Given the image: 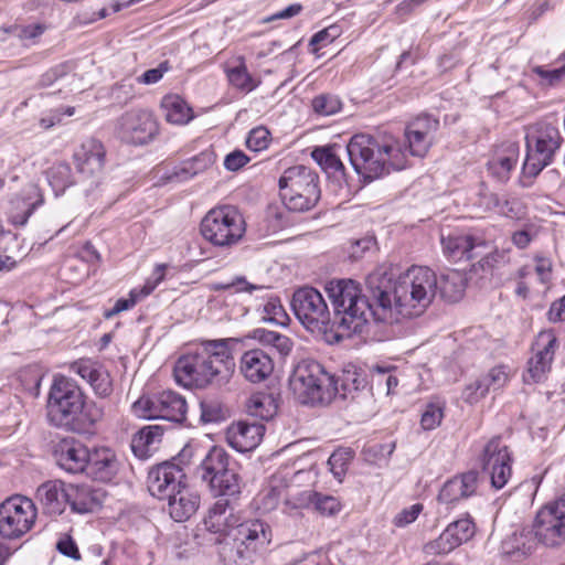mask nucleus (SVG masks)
<instances>
[{"mask_svg": "<svg viewBox=\"0 0 565 565\" xmlns=\"http://www.w3.org/2000/svg\"><path fill=\"white\" fill-rule=\"evenodd\" d=\"M498 213L509 218L520 220L524 217L526 206L518 198H502Z\"/></svg>", "mask_w": 565, "mask_h": 565, "instance_id": "nucleus-53", "label": "nucleus"}, {"mask_svg": "<svg viewBox=\"0 0 565 565\" xmlns=\"http://www.w3.org/2000/svg\"><path fill=\"white\" fill-rule=\"evenodd\" d=\"M51 186L56 192H63L73 184L71 167L66 162H57L53 164L46 172Z\"/></svg>", "mask_w": 565, "mask_h": 565, "instance_id": "nucleus-45", "label": "nucleus"}, {"mask_svg": "<svg viewBox=\"0 0 565 565\" xmlns=\"http://www.w3.org/2000/svg\"><path fill=\"white\" fill-rule=\"evenodd\" d=\"M563 64L559 67L548 70L544 66L533 67V73L540 77L541 85L556 86L565 83V54L561 57Z\"/></svg>", "mask_w": 565, "mask_h": 565, "instance_id": "nucleus-51", "label": "nucleus"}, {"mask_svg": "<svg viewBox=\"0 0 565 565\" xmlns=\"http://www.w3.org/2000/svg\"><path fill=\"white\" fill-rule=\"evenodd\" d=\"M166 500L168 501L169 513L177 522L189 520L200 505L199 494L190 490L186 484Z\"/></svg>", "mask_w": 565, "mask_h": 565, "instance_id": "nucleus-35", "label": "nucleus"}, {"mask_svg": "<svg viewBox=\"0 0 565 565\" xmlns=\"http://www.w3.org/2000/svg\"><path fill=\"white\" fill-rule=\"evenodd\" d=\"M120 466V461L111 449L95 448L90 450L85 472L94 480L110 482L117 477Z\"/></svg>", "mask_w": 565, "mask_h": 565, "instance_id": "nucleus-27", "label": "nucleus"}, {"mask_svg": "<svg viewBox=\"0 0 565 565\" xmlns=\"http://www.w3.org/2000/svg\"><path fill=\"white\" fill-rule=\"evenodd\" d=\"M215 497H235L241 492L238 475L230 467V456L222 447H212L196 469Z\"/></svg>", "mask_w": 565, "mask_h": 565, "instance_id": "nucleus-11", "label": "nucleus"}, {"mask_svg": "<svg viewBox=\"0 0 565 565\" xmlns=\"http://www.w3.org/2000/svg\"><path fill=\"white\" fill-rule=\"evenodd\" d=\"M465 288V278L458 270L443 274L438 280L440 296L449 302L458 301L462 297Z\"/></svg>", "mask_w": 565, "mask_h": 565, "instance_id": "nucleus-43", "label": "nucleus"}, {"mask_svg": "<svg viewBox=\"0 0 565 565\" xmlns=\"http://www.w3.org/2000/svg\"><path fill=\"white\" fill-rule=\"evenodd\" d=\"M200 232L215 247L237 245L245 235L246 224L238 210L231 205L210 210L202 218Z\"/></svg>", "mask_w": 565, "mask_h": 565, "instance_id": "nucleus-9", "label": "nucleus"}, {"mask_svg": "<svg viewBox=\"0 0 565 565\" xmlns=\"http://www.w3.org/2000/svg\"><path fill=\"white\" fill-rule=\"evenodd\" d=\"M38 509L34 502L20 494L0 503V536L13 541L23 537L35 525Z\"/></svg>", "mask_w": 565, "mask_h": 565, "instance_id": "nucleus-13", "label": "nucleus"}, {"mask_svg": "<svg viewBox=\"0 0 565 565\" xmlns=\"http://www.w3.org/2000/svg\"><path fill=\"white\" fill-rule=\"evenodd\" d=\"M290 387L302 404L328 405L338 394V382L322 364L301 360L290 377Z\"/></svg>", "mask_w": 565, "mask_h": 565, "instance_id": "nucleus-6", "label": "nucleus"}, {"mask_svg": "<svg viewBox=\"0 0 565 565\" xmlns=\"http://www.w3.org/2000/svg\"><path fill=\"white\" fill-rule=\"evenodd\" d=\"M50 423L76 434H89L104 412L95 402H87L77 383L66 376H55L47 397Z\"/></svg>", "mask_w": 565, "mask_h": 565, "instance_id": "nucleus-2", "label": "nucleus"}, {"mask_svg": "<svg viewBox=\"0 0 565 565\" xmlns=\"http://www.w3.org/2000/svg\"><path fill=\"white\" fill-rule=\"evenodd\" d=\"M269 142L270 132L263 126L252 129L246 138L247 148L255 152L265 150L269 146Z\"/></svg>", "mask_w": 565, "mask_h": 565, "instance_id": "nucleus-56", "label": "nucleus"}, {"mask_svg": "<svg viewBox=\"0 0 565 565\" xmlns=\"http://www.w3.org/2000/svg\"><path fill=\"white\" fill-rule=\"evenodd\" d=\"M184 479L185 473L180 465L164 461L149 471L148 489L153 497L166 500L185 484Z\"/></svg>", "mask_w": 565, "mask_h": 565, "instance_id": "nucleus-22", "label": "nucleus"}, {"mask_svg": "<svg viewBox=\"0 0 565 565\" xmlns=\"http://www.w3.org/2000/svg\"><path fill=\"white\" fill-rule=\"evenodd\" d=\"M478 472L468 471L446 481L438 493V502L447 510L477 492Z\"/></svg>", "mask_w": 565, "mask_h": 565, "instance_id": "nucleus-23", "label": "nucleus"}, {"mask_svg": "<svg viewBox=\"0 0 565 565\" xmlns=\"http://www.w3.org/2000/svg\"><path fill=\"white\" fill-rule=\"evenodd\" d=\"M278 405L276 398L268 393H257L249 397L247 412L250 416L262 420H269L277 414Z\"/></svg>", "mask_w": 565, "mask_h": 565, "instance_id": "nucleus-42", "label": "nucleus"}, {"mask_svg": "<svg viewBox=\"0 0 565 565\" xmlns=\"http://www.w3.org/2000/svg\"><path fill=\"white\" fill-rule=\"evenodd\" d=\"M188 405L185 398L173 391H163L152 396H141L132 404L134 413L142 418H161L182 423Z\"/></svg>", "mask_w": 565, "mask_h": 565, "instance_id": "nucleus-14", "label": "nucleus"}, {"mask_svg": "<svg viewBox=\"0 0 565 565\" xmlns=\"http://www.w3.org/2000/svg\"><path fill=\"white\" fill-rule=\"evenodd\" d=\"M533 533L539 543L547 547H557L565 543V493L537 511Z\"/></svg>", "mask_w": 565, "mask_h": 565, "instance_id": "nucleus-15", "label": "nucleus"}, {"mask_svg": "<svg viewBox=\"0 0 565 565\" xmlns=\"http://www.w3.org/2000/svg\"><path fill=\"white\" fill-rule=\"evenodd\" d=\"M444 417V407L438 403H429L422 414L420 425L425 430L438 427Z\"/></svg>", "mask_w": 565, "mask_h": 565, "instance_id": "nucleus-55", "label": "nucleus"}, {"mask_svg": "<svg viewBox=\"0 0 565 565\" xmlns=\"http://www.w3.org/2000/svg\"><path fill=\"white\" fill-rule=\"evenodd\" d=\"M537 539L535 537L533 530L529 531L523 529L519 533H513L511 537L503 542L502 548L505 554L511 556H527L536 547Z\"/></svg>", "mask_w": 565, "mask_h": 565, "instance_id": "nucleus-41", "label": "nucleus"}, {"mask_svg": "<svg viewBox=\"0 0 565 565\" xmlns=\"http://www.w3.org/2000/svg\"><path fill=\"white\" fill-rule=\"evenodd\" d=\"M265 426L260 423L238 422L227 430L228 444L241 452L255 449L262 441Z\"/></svg>", "mask_w": 565, "mask_h": 565, "instance_id": "nucleus-29", "label": "nucleus"}, {"mask_svg": "<svg viewBox=\"0 0 565 565\" xmlns=\"http://www.w3.org/2000/svg\"><path fill=\"white\" fill-rule=\"evenodd\" d=\"M225 73L230 85L242 93H250L260 83L248 72L243 56L237 58V64L228 66Z\"/></svg>", "mask_w": 565, "mask_h": 565, "instance_id": "nucleus-39", "label": "nucleus"}, {"mask_svg": "<svg viewBox=\"0 0 565 565\" xmlns=\"http://www.w3.org/2000/svg\"><path fill=\"white\" fill-rule=\"evenodd\" d=\"M391 265H380L366 277V287L376 303V321L393 322L398 316L418 317L414 286L407 277V270L396 279Z\"/></svg>", "mask_w": 565, "mask_h": 565, "instance_id": "nucleus-3", "label": "nucleus"}, {"mask_svg": "<svg viewBox=\"0 0 565 565\" xmlns=\"http://www.w3.org/2000/svg\"><path fill=\"white\" fill-rule=\"evenodd\" d=\"M291 308L300 323L312 333L335 334L334 319H331L328 305L313 287L297 289L291 299Z\"/></svg>", "mask_w": 565, "mask_h": 565, "instance_id": "nucleus-12", "label": "nucleus"}, {"mask_svg": "<svg viewBox=\"0 0 565 565\" xmlns=\"http://www.w3.org/2000/svg\"><path fill=\"white\" fill-rule=\"evenodd\" d=\"M90 450L74 438L62 439L54 449L56 463L67 472L78 473L86 470Z\"/></svg>", "mask_w": 565, "mask_h": 565, "instance_id": "nucleus-24", "label": "nucleus"}, {"mask_svg": "<svg viewBox=\"0 0 565 565\" xmlns=\"http://www.w3.org/2000/svg\"><path fill=\"white\" fill-rule=\"evenodd\" d=\"M311 157L328 174L338 179L344 177L345 168L335 146L318 147L311 152Z\"/></svg>", "mask_w": 565, "mask_h": 565, "instance_id": "nucleus-40", "label": "nucleus"}, {"mask_svg": "<svg viewBox=\"0 0 565 565\" xmlns=\"http://www.w3.org/2000/svg\"><path fill=\"white\" fill-rule=\"evenodd\" d=\"M234 371L235 361L227 339L199 341L174 366L177 381L196 388L225 385Z\"/></svg>", "mask_w": 565, "mask_h": 565, "instance_id": "nucleus-1", "label": "nucleus"}, {"mask_svg": "<svg viewBox=\"0 0 565 565\" xmlns=\"http://www.w3.org/2000/svg\"><path fill=\"white\" fill-rule=\"evenodd\" d=\"M216 160V156L212 149H205L199 154L185 160L188 166L193 172V177H196L207 169H210Z\"/></svg>", "mask_w": 565, "mask_h": 565, "instance_id": "nucleus-54", "label": "nucleus"}, {"mask_svg": "<svg viewBox=\"0 0 565 565\" xmlns=\"http://www.w3.org/2000/svg\"><path fill=\"white\" fill-rule=\"evenodd\" d=\"M239 521V515L234 513V509L227 497H221L209 509L203 520V526L206 531L214 534L230 535L235 522Z\"/></svg>", "mask_w": 565, "mask_h": 565, "instance_id": "nucleus-28", "label": "nucleus"}, {"mask_svg": "<svg viewBox=\"0 0 565 565\" xmlns=\"http://www.w3.org/2000/svg\"><path fill=\"white\" fill-rule=\"evenodd\" d=\"M71 72V66L67 63L58 64L46 71L40 78V86L49 87L58 79L65 77Z\"/></svg>", "mask_w": 565, "mask_h": 565, "instance_id": "nucleus-61", "label": "nucleus"}, {"mask_svg": "<svg viewBox=\"0 0 565 565\" xmlns=\"http://www.w3.org/2000/svg\"><path fill=\"white\" fill-rule=\"evenodd\" d=\"M311 105L315 113L321 116H332L342 109L339 96L328 93L316 96Z\"/></svg>", "mask_w": 565, "mask_h": 565, "instance_id": "nucleus-47", "label": "nucleus"}, {"mask_svg": "<svg viewBox=\"0 0 565 565\" xmlns=\"http://www.w3.org/2000/svg\"><path fill=\"white\" fill-rule=\"evenodd\" d=\"M525 141L526 157L523 171L535 177L552 162L563 137L556 126L540 121L526 128Z\"/></svg>", "mask_w": 565, "mask_h": 565, "instance_id": "nucleus-10", "label": "nucleus"}, {"mask_svg": "<svg viewBox=\"0 0 565 565\" xmlns=\"http://www.w3.org/2000/svg\"><path fill=\"white\" fill-rule=\"evenodd\" d=\"M481 461L483 471L490 476L491 486L502 489L512 476V457L500 437L488 441Z\"/></svg>", "mask_w": 565, "mask_h": 565, "instance_id": "nucleus-18", "label": "nucleus"}, {"mask_svg": "<svg viewBox=\"0 0 565 565\" xmlns=\"http://www.w3.org/2000/svg\"><path fill=\"white\" fill-rule=\"evenodd\" d=\"M230 536L233 545L222 548L221 555L234 565H249L254 562L259 548L271 542L270 526L262 520L249 519L235 522Z\"/></svg>", "mask_w": 565, "mask_h": 565, "instance_id": "nucleus-8", "label": "nucleus"}, {"mask_svg": "<svg viewBox=\"0 0 565 565\" xmlns=\"http://www.w3.org/2000/svg\"><path fill=\"white\" fill-rule=\"evenodd\" d=\"M278 185L284 204L294 212L311 210L321 196L319 175L306 166L286 169L279 178Z\"/></svg>", "mask_w": 565, "mask_h": 565, "instance_id": "nucleus-7", "label": "nucleus"}, {"mask_svg": "<svg viewBox=\"0 0 565 565\" xmlns=\"http://www.w3.org/2000/svg\"><path fill=\"white\" fill-rule=\"evenodd\" d=\"M104 499L105 492L102 489L89 484H68V504L75 512H94L102 507Z\"/></svg>", "mask_w": 565, "mask_h": 565, "instance_id": "nucleus-32", "label": "nucleus"}, {"mask_svg": "<svg viewBox=\"0 0 565 565\" xmlns=\"http://www.w3.org/2000/svg\"><path fill=\"white\" fill-rule=\"evenodd\" d=\"M475 533V523L469 515H466L448 524L437 539L427 542L423 546V552L428 556L448 554L471 540Z\"/></svg>", "mask_w": 565, "mask_h": 565, "instance_id": "nucleus-20", "label": "nucleus"}, {"mask_svg": "<svg viewBox=\"0 0 565 565\" xmlns=\"http://www.w3.org/2000/svg\"><path fill=\"white\" fill-rule=\"evenodd\" d=\"M315 491L303 490L285 498V507L289 510H300L312 505Z\"/></svg>", "mask_w": 565, "mask_h": 565, "instance_id": "nucleus-58", "label": "nucleus"}, {"mask_svg": "<svg viewBox=\"0 0 565 565\" xmlns=\"http://www.w3.org/2000/svg\"><path fill=\"white\" fill-rule=\"evenodd\" d=\"M166 271V265H158L151 277L148 278L141 288H134L129 292V298L118 299L114 307L104 312L105 319H111L116 315L131 309L138 301L149 296L157 286L163 280Z\"/></svg>", "mask_w": 565, "mask_h": 565, "instance_id": "nucleus-31", "label": "nucleus"}, {"mask_svg": "<svg viewBox=\"0 0 565 565\" xmlns=\"http://www.w3.org/2000/svg\"><path fill=\"white\" fill-rule=\"evenodd\" d=\"M334 380L338 382L337 396L339 395L343 399L359 391L365 384L363 377L351 371H344L341 376H334Z\"/></svg>", "mask_w": 565, "mask_h": 565, "instance_id": "nucleus-50", "label": "nucleus"}, {"mask_svg": "<svg viewBox=\"0 0 565 565\" xmlns=\"http://www.w3.org/2000/svg\"><path fill=\"white\" fill-rule=\"evenodd\" d=\"M406 127L423 132V135L434 139L439 129V120L427 114L414 118Z\"/></svg>", "mask_w": 565, "mask_h": 565, "instance_id": "nucleus-52", "label": "nucleus"}, {"mask_svg": "<svg viewBox=\"0 0 565 565\" xmlns=\"http://www.w3.org/2000/svg\"><path fill=\"white\" fill-rule=\"evenodd\" d=\"M36 497L47 514H61L68 503V484L47 481L38 488Z\"/></svg>", "mask_w": 565, "mask_h": 565, "instance_id": "nucleus-33", "label": "nucleus"}, {"mask_svg": "<svg viewBox=\"0 0 565 565\" xmlns=\"http://www.w3.org/2000/svg\"><path fill=\"white\" fill-rule=\"evenodd\" d=\"M163 429L159 425L142 427L131 439V450L138 458H147L161 443Z\"/></svg>", "mask_w": 565, "mask_h": 565, "instance_id": "nucleus-37", "label": "nucleus"}, {"mask_svg": "<svg viewBox=\"0 0 565 565\" xmlns=\"http://www.w3.org/2000/svg\"><path fill=\"white\" fill-rule=\"evenodd\" d=\"M263 320L276 323L279 326H286L289 320L280 299L276 296H269L266 298V303L263 308Z\"/></svg>", "mask_w": 565, "mask_h": 565, "instance_id": "nucleus-48", "label": "nucleus"}, {"mask_svg": "<svg viewBox=\"0 0 565 565\" xmlns=\"http://www.w3.org/2000/svg\"><path fill=\"white\" fill-rule=\"evenodd\" d=\"M536 234L535 226L533 224H526L523 228L512 233L511 241L515 247L524 249L536 237Z\"/></svg>", "mask_w": 565, "mask_h": 565, "instance_id": "nucleus-59", "label": "nucleus"}, {"mask_svg": "<svg viewBox=\"0 0 565 565\" xmlns=\"http://www.w3.org/2000/svg\"><path fill=\"white\" fill-rule=\"evenodd\" d=\"M212 290L214 291H221V290H233L234 292H264L268 290V287L264 285H255L249 281H247L246 277L244 276H236L233 278L230 282H217L213 284Z\"/></svg>", "mask_w": 565, "mask_h": 565, "instance_id": "nucleus-49", "label": "nucleus"}, {"mask_svg": "<svg viewBox=\"0 0 565 565\" xmlns=\"http://www.w3.org/2000/svg\"><path fill=\"white\" fill-rule=\"evenodd\" d=\"M489 390L490 388L488 387L484 380L480 377L466 387L463 396L468 403L473 404L482 398L489 392Z\"/></svg>", "mask_w": 565, "mask_h": 565, "instance_id": "nucleus-62", "label": "nucleus"}, {"mask_svg": "<svg viewBox=\"0 0 565 565\" xmlns=\"http://www.w3.org/2000/svg\"><path fill=\"white\" fill-rule=\"evenodd\" d=\"M334 310L335 339L340 341L362 333L369 319L376 320V303L361 294L360 286L352 279L331 280L324 287Z\"/></svg>", "mask_w": 565, "mask_h": 565, "instance_id": "nucleus-5", "label": "nucleus"}, {"mask_svg": "<svg viewBox=\"0 0 565 565\" xmlns=\"http://www.w3.org/2000/svg\"><path fill=\"white\" fill-rule=\"evenodd\" d=\"M558 344L553 330L541 331L532 344V356L527 362L524 375L526 383H539L551 371L552 362Z\"/></svg>", "mask_w": 565, "mask_h": 565, "instance_id": "nucleus-19", "label": "nucleus"}, {"mask_svg": "<svg viewBox=\"0 0 565 565\" xmlns=\"http://www.w3.org/2000/svg\"><path fill=\"white\" fill-rule=\"evenodd\" d=\"M349 454L343 451L333 452L329 460L328 465L330 466V470L333 476L338 480H342L348 469Z\"/></svg>", "mask_w": 565, "mask_h": 565, "instance_id": "nucleus-60", "label": "nucleus"}, {"mask_svg": "<svg viewBox=\"0 0 565 565\" xmlns=\"http://www.w3.org/2000/svg\"><path fill=\"white\" fill-rule=\"evenodd\" d=\"M239 371L248 382L262 383L271 375L274 361L266 351L252 349L241 356Z\"/></svg>", "mask_w": 565, "mask_h": 565, "instance_id": "nucleus-26", "label": "nucleus"}, {"mask_svg": "<svg viewBox=\"0 0 565 565\" xmlns=\"http://www.w3.org/2000/svg\"><path fill=\"white\" fill-rule=\"evenodd\" d=\"M105 148L94 138L85 140L73 154L75 169L78 174L77 182L87 186V191L100 184L105 166Z\"/></svg>", "mask_w": 565, "mask_h": 565, "instance_id": "nucleus-16", "label": "nucleus"}, {"mask_svg": "<svg viewBox=\"0 0 565 565\" xmlns=\"http://www.w3.org/2000/svg\"><path fill=\"white\" fill-rule=\"evenodd\" d=\"M161 107L167 121L173 125H185L193 118L192 109L179 95L163 97Z\"/></svg>", "mask_w": 565, "mask_h": 565, "instance_id": "nucleus-38", "label": "nucleus"}, {"mask_svg": "<svg viewBox=\"0 0 565 565\" xmlns=\"http://www.w3.org/2000/svg\"><path fill=\"white\" fill-rule=\"evenodd\" d=\"M338 36V28L329 26L319 32H317L309 42V45L312 46V51H318L320 47L326 46L329 43H332L333 40Z\"/></svg>", "mask_w": 565, "mask_h": 565, "instance_id": "nucleus-63", "label": "nucleus"}, {"mask_svg": "<svg viewBox=\"0 0 565 565\" xmlns=\"http://www.w3.org/2000/svg\"><path fill=\"white\" fill-rule=\"evenodd\" d=\"M43 203L42 195L35 185H30L22 195L11 201L10 220L14 225L23 226L34 210Z\"/></svg>", "mask_w": 565, "mask_h": 565, "instance_id": "nucleus-36", "label": "nucleus"}, {"mask_svg": "<svg viewBox=\"0 0 565 565\" xmlns=\"http://www.w3.org/2000/svg\"><path fill=\"white\" fill-rule=\"evenodd\" d=\"M519 159V146L508 142L499 147L487 164L490 175L498 182H507L515 169Z\"/></svg>", "mask_w": 565, "mask_h": 565, "instance_id": "nucleus-30", "label": "nucleus"}, {"mask_svg": "<svg viewBox=\"0 0 565 565\" xmlns=\"http://www.w3.org/2000/svg\"><path fill=\"white\" fill-rule=\"evenodd\" d=\"M45 30V26L41 23L18 25L14 26L12 32L22 41H33L39 38Z\"/></svg>", "mask_w": 565, "mask_h": 565, "instance_id": "nucleus-64", "label": "nucleus"}, {"mask_svg": "<svg viewBox=\"0 0 565 565\" xmlns=\"http://www.w3.org/2000/svg\"><path fill=\"white\" fill-rule=\"evenodd\" d=\"M72 369L92 386L99 397H107L113 392L110 375L106 370L90 360H81L73 364Z\"/></svg>", "mask_w": 565, "mask_h": 565, "instance_id": "nucleus-34", "label": "nucleus"}, {"mask_svg": "<svg viewBox=\"0 0 565 565\" xmlns=\"http://www.w3.org/2000/svg\"><path fill=\"white\" fill-rule=\"evenodd\" d=\"M440 243L444 255L452 262L472 260L488 248L486 239L461 230H441Z\"/></svg>", "mask_w": 565, "mask_h": 565, "instance_id": "nucleus-17", "label": "nucleus"}, {"mask_svg": "<svg viewBox=\"0 0 565 565\" xmlns=\"http://www.w3.org/2000/svg\"><path fill=\"white\" fill-rule=\"evenodd\" d=\"M312 505L322 515H334L341 509L337 498L316 492Z\"/></svg>", "mask_w": 565, "mask_h": 565, "instance_id": "nucleus-57", "label": "nucleus"}, {"mask_svg": "<svg viewBox=\"0 0 565 565\" xmlns=\"http://www.w3.org/2000/svg\"><path fill=\"white\" fill-rule=\"evenodd\" d=\"M407 277L414 286L417 310L422 315L433 302L438 291V278L435 271L425 266H412Z\"/></svg>", "mask_w": 565, "mask_h": 565, "instance_id": "nucleus-25", "label": "nucleus"}, {"mask_svg": "<svg viewBox=\"0 0 565 565\" xmlns=\"http://www.w3.org/2000/svg\"><path fill=\"white\" fill-rule=\"evenodd\" d=\"M285 492L284 486L269 484L264 488L255 498V505L257 510L263 513H268L275 510Z\"/></svg>", "mask_w": 565, "mask_h": 565, "instance_id": "nucleus-44", "label": "nucleus"}, {"mask_svg": "<svg viewBox=\"0 0 565 565\" xmlns=\"http://www.w3.org/2000/svg\"><path fill=\"white\" fill-rule=\"evenodd\" d=\"M405 138L408 145V151L412 156L424 158L430 149L434 139L423 135L418 130L406 127Z\"/></svg>", "mask_w": 565, "mask_h": 565, "instance_id": "nucleus-46", "label": "nucleus"}, {"mask_svg": "<svg viewBox=\"0 0 565 565\" xmlns=\"http://www.w3.org/2000/svg\"><path fill=\"white\" fill-rule=\"evenodd\" d=\"M120 138L132 145H145L158 132V125L148 110H130L118 119Z\"/></svg>", "mask_w": 565, "mask_h": 565, "instance_id": "nucleus-21", "label": "nucleus"}, {"mask_svg": "<svg viewBox=\"0 0 565 565\" xmlns=\"http://www.w3.org/2000/svg\"><path fill=\"white\" fill-rule=\"evenodd\" d=\"M347 152L355 172L369 182L407 166L406 151L392 136L354 135Z\"/></svg>", "mask_w": 565, "mask_h": 565, "instance_id": "nucleus-4", "label": "nucleus"}]
</instances>
